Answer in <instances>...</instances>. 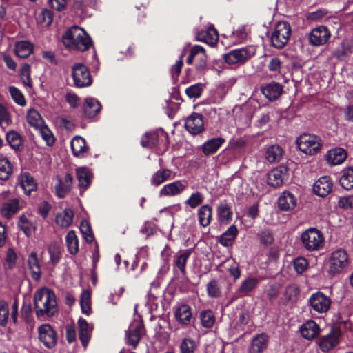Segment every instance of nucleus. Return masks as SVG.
I'll return each instance as SVG.
<instances>
[{
  "instance_id": "f257e3e1",
  "label": "nucleus",
  "mask_w": 353,
  "mask_h": 353,
  "mask_svg": "<svg viewBox=\"0 0 353 353\" xmlns=\"http://www.w3.org/2000/svg\"><path fill=\"white\" fill-rule=\"evenodd\" d=\"M34 308L37 317L52 316L57 312V302L52 290L43 288L37 290L34 296Z\"/></svg>"
},
{
  "instance_id": "f03ea898",
  "label": "nucleus",
  "mask_w": 353,
  "mask_h": 353,
  "mask_svg": "<svg viewBox=\"0 0 353 353\" xmlns=\"http://www.w3.org/2000/svg\"><path fill=\"white\" fill-rule=\"evenodd\" d=\"M324 236L316 228H309L302 232L301 241L303 248L308 252L319 251L323 248Z\"/></svg>"
},
{
  "instance_id": "7ed1b4c3",
  "label": "nucleus",
  "mask_w": 353,
  "mask_h": 353,
  "mask_svg": "<svg viewBox=\"0 0 353 353\" xmlns=\"http://www.w3.org/2000/svg\"><path fill=\"white\" fill-rule=\"evenodd\" d=\"M291 34V26L288 22H277L270 36L271 46L279 50L283 49L288 44Z\"/></svg>"
},
{
  "instance_id": "20e7f679",
  "label": "nucleus",
  "mask_w": 353,
  "mask_h": 353,
  "mask_svg": "<svg viewBox=\"0 0 353 353\" xmlns=\"http://www.w3.org/2000/svg\"><path fill=\"white\" fill-rule=\"evenodd\" d=\"M297 148L307 155H314L317 154L322 146L321 139L310 134H303L296 139Z\"/></svg>"
},
{
  "instance_id": "39448f33",
  "label": "nucleus",
  "mask_w": 353,
  "mask_h": 353,
  "mask_svg": "<svg viewBox=\"0 0 353 353\" xmlns=\"http://www.w3.org/2000/svg\"><path fill=\"white\" fill-rule=\"evenodd\" d=\"M72 76L75 86L83 88L92 83L91 74L88 67L81 63H76L72 67Z\"/></svg>"
},
{
  "instance_id": "423d86ee",
  "label": "nucleus",
  "mask_w": 353,
  "mask_h": 353,
  "mask_svg": "<svg viewBox=\"0 0 353 353\" xmlns=\"http://www.w3.org/2000/svg\"><path fill=\"white\" fill-rule=\"evenodd\" d=\"M253 56L254 53L251 52L250 48L245 47L232 50L223 54L222 57L228 65H243Z\"/></svg>"
},
{
  "instance_id": "0eeeda50",
  "label": "nucleus",
  "mask_w": 353,
  "mask_h": 353,
  "mask_svg": "<svg viewBox=\"0 0 353 353\" xmlns=\"http://www.w3.org/2000/svg\"><path fill=\"white\" fill-rule=\"evenodd\" d=\"M165 141V145L169 144V137L163 129L145 132L141 137L140 144L143 148H152L157 146L159 141Z\"/></svg>"
},
{
  "instance_id": "6e6552de",
  "label": "nucleus",
  "mask_w": 353,
  "mask_h": 353,
  "mask_svg": "<svg viewBox=\"0 0 353 353\" xmlns=\"http://www.w3.org/2000/svg\"><path fill=\"white\" fill-rule=\"evenodd\" d=\"M347 263L348 256L345 250L339 249L333 252L330 258L329 274L335 275L340 273Z\"/></svg>"
},
{
  "instance_id": "1a4fd4ad",
  "label": "nucleus",
  "mask_w": 353,
  "mask_h": 353,
  "mask_svg": "<svg viewBox=\"0 0 353 353\" xmlns=\"http://www.w3.org/2000/svg\"><path fill=\"white\" fill-rule=\"evenodd\" d=\"M145 332L143 321L133 322L125 332L126 343L136 348Z\"/></svg>"
},
{
  "instance_id": "9d476101",
  "label": "nucleus",
  "mask_w": 353,
  "mask_h": 353,
  "mask_svg": "<svg viewBox=\"0 0 353 353\" xmlns=\"http://www.w3.org/2000/svg\"><path fill=\"white\" fill-rule=\"evenodd\" d=\"M39 339L43 345L48 348H53L57 343L58 336L56 331L49 324H43L38 328Z\"/></svg>"
},
{
  "instance_id": "9b49d317",
  "label": "nucleus",
  "mask_w": 353,
  "mask_h": 353,
  "mask_svg": "<svg viewBox=\"0 0 353 353\" xmlns=\"http://www.w3.org/2000/svg\"><path fill=\"white\" fill-rule=\"evenodd\" d=\"M341 336L340 330L332 328L327 335L319 339L318 344L320 350L323 352L332 350L339 343Z\"/></svg>"
},
{
  "instance_id": "f8f14e48",
  "label": "nucleus",
  "mask_w": 353,
  "mask_h": 353,
  "mask_svg": "<svg viewBox=\"0 0 353 353\" xmlns=\"http://www.w3.org/2000/svg\"><path fill=\"white\" fill-rule=\"evenodd\" d=\"M309 304L318 313L328 311L331 305V299L323 292L319 291L313 293L309 299Z\"/></svg>"
},
{
  "instance_id": "ddd939ff",
  "label": "nucleus",
  "mask_w": 353,
  "mask_h": 353,
  "mask_svg": "<svg viewBox=\"0 0 353 353\" xmlns=\"http://www.w3.org/2000/svg\"><path fill=\"white\" fill-rule=\"evenodd\" d=\"M186 130L193 135H197L205 130L203 116L197 112H192L185 121Z\"/></svg>"
},
{
  "instance_id": "4468645a",
  "label": "nucleus",
  "mask_w": 353,
  "mask_h": 353,
  "mask_svg": "<svg viewBox=\"0 0 353 353\" xmlns=\"http://www.w3.org/2000/svg\"><path fill=\"white\" fill-rule=\"evenodd\" d=\"M330 36L329 29L325 26H320L312 30L308 39L311 45L319 46L326 43Z\"/></svg>"
},
{
  "instance_id": "2eb2a0df",
  "label": "nucleus",
  "mask_w": 353,
  "mask_h": 353,
  "mask_svg": "<svg viewBox=\"0 0 353 353\" xmlns=\"http://www.w3.org/2000/svg\"><path fill=\"white\" fill-rule=\"evenodd\" d=\"M288 167L280 165L272 170L267 176V183L269 185L277 188L283 185L285 180L288 179Z\"/></svg>"
},
{
  "instance_id": "dca6fc26",
  "label": "nucleus",
  "mask_w": 353,
  "mask_h": 353,
  "mask_svg": "<svg viewBox=\"0 0 353 353\" xmlns=\"http://www.w3.org/2000/svg\"><path fill=\"white\" fill-rule=\"evenodd\" d=\"M262 94L270 101L276 100L283 93V86L279 83L272 81L261 85Z\"/></svg>"
},
{
  "instance_id": "f3484780",
  "label": "nucleus",
  "mask_w": 353,
  "mask_h": 353,
  "mask_svg": "<svg viewBox=\"0 0 353 353\" xmlns=\"http://www.w3.org/2000/svg\"><path fill=\"white\" fill-rule=\"evenodd\" d=\"M353 52V41L348 39H343L332 51L333 57L339 60H344Z\"/></svg>"
},
{
  "instance_id": "a211bd4d",
  "label": "nucleus",
  "mask_w": 353,
  "mask_h": 353,
  "mask_svg": "<svg viewBox=\"0 0 353 353\" xmlns=\"http://www.w3.org/2000/svg\"><path fill=\"white\" fill-rule=\"evenodd\" d=\"M332 186L333 183L331 178L329 176H323L314 183L313 190L317 196L325 197L331 192Z\"/></svg>"
},
{
  "instance_id": "6ab92c4d",
  "label": "nucleus",
  "mask_w": 353,
  "mask_h": 353,
  "mask_svg": "<svg viewBox=\"0 0 353 353\" xmlns=\"http://www.w3.org/2000/svg\"><path fill=\"white\" fill-rule=\"evenodd\" d=\"M81 32V28L73 26L68 28L61 37V41L66 48L74 50L77 38Z\"/></svg>"
},
{
  "instance_id": "aec40b11",
  "label": "nucleus",
  "mask_w": 353,
  "mask_h": 353,
  "mask_svg": "<svg viewBox=\"0 0 353 353\" xmlns=\"http://www.w3.org/2000/svg\"><path fill=\"white\" fill-rule=\"evenodd\" d=\"M102 108L101 103L95 98L88 97L85 99L83 106L84 117L92 119L99 113Z\"/></svg>"
},
{
  "instance_id": "412c9836",
  "label": "nucleus",
  "mask_w": 353,
  "mask_h": 353,
  "mask_svg": "<svg viewBox=\"0 0 353 353\" xmlns=\"http://www.w3.org/2000/svg\"><path fill=\"white\" fill-rule=\"evenodd\" d=\"M218 39L217 30L213 26L198 32L196 35L197 41L206 43L212 46L216 43Z\"/></svg>"
},
{
  "instance_id": "4be33fe9",
  "label": "nucleus",
  "mask_w": 353,
  "mask_h": 353,
  "mask_svg": "<svg viewBox=\"0 0 353 353\" xmlns=\"http://www.w3.org/2000/svg\"><path fill=\"white\" fill-rule=\"evenodd\" d=\"M296 196L289 191H284L278 199V207L282 211L292 210L296 205Z\"/></svg>"
},
{
  "instance_id": "5701e85b",
  "label": "nucleus",
  "mask_w": 353,
  "mask_h": 353,
  "mask_svg": "<svg viewBox=\"0 0 353 353\" xmlns=\"http://www.w3.org/2000/svg\"><path fill=\"white\" fill-rule=\"evenodd\" d=\"M175 173L168 168H161L155 172L150 178V184L158 187L168 180L173 179Z\"/></svg>"
},
{
  "instance_id": "b1692460",
  "label": "nucleus",
  "mask_w": 353,
  "mask_h": 353,
  "mask_svg": "<svg viewBox=\"0 0 353 353\" xmlns=\"http://www.w3.org/2000/svg\"><path fill=\"white\" fill-rule=\"evenodd\" d=\"M300 332L305 339L312 340L319 334L320 328L315 321L309 320L301 326Z\"/></svg>"
},
{
  "instance_id": "393cba45",
  "label": "nucleus",
  "mask_w": 353,
  "mask_h": 353,
  "mask_svg": "<svg viewBox=\"0 0 353 353\" xmlns=\"http://www.w3.org/2000/svg\"><path fill=\"white\" fill-rule=\"evenodd\" d=\"M174 316L180 324L188 325L192 319V308L187 304H182L176 309Z\"/></svg>"
},
{
  "instance_id": "a878e982",
  "label": "nucleus",
  "mask_w": 353,
  "mask_h": 353,
  "mask_svg": "<svg viewBox=\"0 0 353 353\" xmlns=\"http://www.w3.org/2000/svg\"><path fill=\"white\" fill-rule=\"evenodd\" d=\"M185 188L186 185L181 181L178 180L165 185L159 194L161 196H175L181 194Z\"/></svg>"
},
{
  "instance_id": "bb28decb",
  "label": "nucleus",
  "mask_w": 353,
  "mask_h": 353,
  "mask_svg": "<svg viewBox=\"0 0 353 353\" xmlns=\"http://www.w3.org/2000/svg\"><path fill=\"white\" fill-rule=\"evenodd\" d=\"M268 341V337L264 333L256 335L252 340L248 352L262 353L267 347Z\"/></svg>"
},
{
  "instance_id": "cd10ccee",
  "label": "nucleus",
  "mask_w": 353,
  "mask_h": 353,
  "mask_svg": "<svg viewBox=\"0 0 353 353\" xmlns=\"http://www.w3.org/2000/svg\"><path fill=\"white\" fill-rule=\"evenodd\" d=\"M259 283V279L249 276L241 282L240 287L237 290V293L241 296H249L250 293L255 290Z\"/></svg>"
},
{
  "instance_id": "c85d7f7f",
  "label": "nucleus",
  "mask_w": 353,
  "mask_h": 353,
  "mask_svg": "<svg viewBox=\"0 0 353 353\" xmlns=\"http://www.w3.org/2000/svg\"><path fill=\"white\" fill-rule=\"evenodd\" d=\"M93 174L87 167H80L77 169V177L81 189L85 190L91 184Z\"/></svg>"
},
{
  "instance_id": "c756f323",
  "label": "nucleus",
  "mask_w": 353,
  "mask_h": 353,
  "mask_svg": "<svg viewBox=\"0 0 353 353\" xmlns=\"http://www.w3.org/2000/svg\"><path fill=\"white\" fill-rule=\"evenodd\" d=\"M192 252V249H185L179 252L174 257L173 265L179 269L183 275L186 274V263Z\"/></svg>"
},
{
  "instance_id": "7c9ffc66",
  "label": "nucleus",
  "mask_w": 353,
  "mask_h": 353,
  "mask_svg": "<svg viewBox=\"0 0 353 353\" xmlns=\"http://www.w3.org/2000/svg\"><path fill=\"white\" fill-rule=\"evenodd\" d=\"M19 181L21 187L27 195H30L32 191H35L37 188V184L34 177L29 172L22 173L19 176Z\"/></svg>"
},
{
  "instance_id": "2f4dec72",
  "label": "nucleus",
  "mask_w": 353,
  "mask_h": 353,
  "mask_svg": "<svg viewBox=\"0 0 353 353\" xmlns=\"http://www.w3.org/2000/svg\"><path fill=\"white\" fill-rule=\"evenodd\" d=\"M326 158L331 165H339L346 159L347 152L342 148H335L327 152Z\"/></svg>"
},
{
  "instance_id": "473e14b6",
  "label": "nucleus",
  "mask_w": 353,
  "mask_h": 353,
  "mask_svg": "<svg viewBox=\"0 0 353 353\" xmlns=\"http://www.w3.org/2000/svg\"><path fill=\"white\" fill-rule=\"evenodd\" d=\"M70 145L73 155L79 158L83 157L85 152L88 149L86 145L85 139L80 136L74 137L72 139Z\"/></svg>"
},
{
  "instance_id": "72a5a7b5",
  "label": "nucleus",
  "mask_w": 353,
  "mask_h": 353,
  "mask_svg": "<svg viewBox=\"0 0 353 353\" xmlns=\"http://www.w3.org/2000/svg\"><path fill=\"white\" fill-rule=\"evenodd\" d=\"M225 141V139L222 137L212 138L202 145V152L206 156L214 154Z\"/></svg>"
},
{
  "instance_id": "f704fd0d",
  "label": "nucleus",
  "mask_w": 353,
  "mask_h": 353,
  "mask_svg": "<svg viewBox=\"0 0 353 353\" xmlns=\"http://www.w3.org/2000/svg\"><path fill=\"white\" fill-rule=\"evenodd\" d=\"M34 46L28 41H17L14 46V52L17 57L21 59L28 58L33 53Z\"/></svg>"
},
{
  "instance_id": "c9c22d12",
  "label": "nucleus",
  "mask_w": 353,
  "mask_h": 353,
  "mask_svg": "<svg viewBox=\"0 0 353 353\" xmlns=\"http://www.w3.org/2000/svg\"><path fill=\"white\" fill-rule=\"evenodd\" d=\"M6 141L9 145L14 150L15 152H21L23 150V139L16 131L10 130L6 135Z\"/></svg>"
},
{
  "instance_id": "e433bc0d",
  "label": "nucleus",
  "mask_w": 353,
  "mask_h": 353,
  "mask_svg": "<svg viewBox=\"0 0 353 353\" xmlns=\"http://www.w3.org/2000/svg\"><path fill=\"white\" fill-rule=\"evenodd\" d=\"M198 221L201 226L209 225L212 219V208L208 204L201 205L197 212Z\"/></svg>"
},
{
  "instance_id": "4c0bfd02",
  "label": "nucleus",
  "mask_w": 353,
  "mask_h": 353,
  "mask_svg": "<svg viewBox=\"0 0 353 353\" xmlns=\"http://www.w3.org/2000/svg\"><path fill=\"white\" fill-rule=\"evenodd\" d=\"M28 265L32 279L34 281H39L41 276V272L40 262L36 252H33L29 255Z\"/></svg>"
},
{
  "instance_id": "58836bf2",
  "label": "nucleus",
  "mask_w": 353,
  "mask_h": 353,
  "mask_svg": "<svg viewBox=\"0 0 353 353\" xmlns=\"http://www.w3.org/2000/svg\"><path fill=\"white\" fill-rule=\"evenodd\" d=\"M238 233L236 226L230 225L220 236L219 243L224 247L231 246L235 241Z\"/></svg>"
},
{
  "instance_id": "ea45409f",
  "label": "nucleus",
  "mask_w": 353,
  "mask_h": 353,
  "mask_svg": "<svg viewBox=\"0 0 353 353\" xmlns=\"http://www.w3.org/2000/svg\"><path fill=\"white\" fill-rule=\"evenodd\" d=\"M217 214L221 223H230L232 219L231 206L226 201L221 202L217 208Z\"/></svg>"
},
{
  "instance_id": "a19ab883",
  "label": "nucleus",
  "mask_w": 353,
  "mask_h": 353,
  "mask_svg": "<svg viewBox=\"0 0 353 353\" xmlns=\"http://www.w3.org/2000/svg\"><path fill=\"white\" fill-rule=\"evenodd\" d=\"M79 38H77L74 50L81 52L88 50L92 45V41L86 31L81 28V32Z\"/></svg>"
},
{
  "instance_id": "79ce46f5",
  "label": "nucleus",
  "mask_w": 353,
  "mask_h": 353,
  "mask_svg": "<svg viewBox=\"0 0 353 353\" xmlns=\"http://www.w3.org/2000/svg\"><path fill=\"white\" fill-rule=\"evenodd\" d=\"M79 338L83 347H86L90 339V333L87 321L81 317L78 320Z\"/></svg>"
},
{
  "instance_id": "37998d69",
  "label": "nucleus",
  "mask_w": 353,
  "mask_h": 353,
  "mask_svg": "<svg viewBox=\"0 0 353 353\" xmlns=\"http://www.w3.org/2000/svg\"><path fill=\"white\" fill-rule=\"evenodd\" d=\"M74 212L71 208H65L62 213H59L55 217L56 223L61 228L69 227L73 221Z\"/></svg>"
},
{
  "instance_id": "c03bdc74",
  "label": "nucleus",
  "mask_w": 353,
  "mask_h": 353,
  "mask_svg": "<svg viewBox=\"0 0 353 353\" xmlns=\"http://www.w3.org/2000/svg\"><path fill=\"white\" fill-rule=\"evenodd\" d=\"M19 210V201L17 199H13L4 203L1 209V214L6 219H10Z\"/></svg>"
},
{
  "instance_id": "a18cd8bd",
  "label": "nucleus",
  "mask_w": 353,
  "mask_h": 353,
  "mask_svg": "<svg viewBox=\"0 0 353 353\" xmlns=\"http://www.w3.org/2000/svg\"><path fill=\"white\" fill-rule=\"evenodd\" d=\"M283 154V150L281 147L277 145H272L269 146L265 152V158L270 162L279 161Z\"/></svg>"
},
{
  "instance_id": "49530a36",
  "label": "nucleus",
  "mask_w": 353,
  "mask_h": 353,
  "mask_svg": "<svg viewBox=\"0 0 353 353\" xmlns=\"http://www.w3.org/2000/svg\"><path fill=\"white\" fill-rule=\"evenodd\" d=\"M199 318L201 321L202 327L207 329L212 328L216 321L215 316L213 312L210 310L201 311L199 312Z\"/></svg>"
},
{
  "instance_id": "de8ad7c7",
  "label": "nucleus",
  "mask_w": 353,
  "mask_h": 353,
  "mask_svg": "<svg viewBox=\"0 0 353 353\" xmlns=\"http://www.w3.org/2000/svg\"><path fill=\"white\" fill-rule=\"evenodd\" d=\"M66 245L68 252L72 255H75L79 252V241L74 231L70 230L65 237Z\"/></svg>"
},
{
  "instance_id": "09e8293b",
  "label": "nucleus",
  "mask_w": 353,
  "mask_h": 353,
  "mask_svg": "<svg viewBox=\"0 0 353 353\" xmlns=\"http://www.w3.org/2000/svg\"><path fill=\"white\" fill-rule=\"evenodd\" d=\"M13 172V167L7 157H0V180L6 181Z\"/></svg>"
},
{
  "instance_id": "8fccbe9b",
  "label": "nucleus",
  "mask_w": 353,
  "mask_h": 353,
  "mask_svg": "<svg viewBox=\"0 0 353 353\" xmlns=\"http://www.w3.org/2000/svg\"><path fill=\"white\" fill-rule=\"evenodd\" d=\"M339 183L345 190L353 188V168L349 167L344 169L340 178Z\"/></svg>"
},
{
  "instance_id": "3c124183",
  "label": "nucleus",
  "mask_w": 353,
  "mask_h": 353,
  "mask_svg": "<svg viewBox=\"0 0 353 353\" xmlns=\"http://www.w3.org/2000/svg\"><path fill=\"white\" fill-rule=\"evenodd\" d=\"M26 119L27 122L32 127L39 128L44 125V121L41 114L34 108L28 110Z\"/></svg>"
},
{
  "instance_id": "603ef678",
  "label": "nucleus",
  "mask_w": 353,
  "mask_h": 353,
  "mask_svg": "<svg viewBox=\"0 0 353 353\" xmlns=\"http://www.w3.org/2000/svg\"><path fill=\"white\" fill-rule=\"evenodd\" d=\"M300 294L299 287L295 284H291L285 288L284 296L286 302L283 305H286L288 303H295L297 301L298 296Z\"/></svg>"
},
{
  "instance_id": "864d4df0",
  "label": "nucleus",
  "mask_w": 353,
  "mask_h": 353,
  "mask_svg": "<svg viewBox=\"0 0 353 353\" xmlns=\"http://www.w3.org/2000/svg\"><path fill=\"white\" fill-rule=\"evenodd\" d=\"M195 60L196 70L200 72H203L207 66V54L203 47L201 46V50H197Z\"/></svg>"
},
{
  "instance_id": "5fc2aeb1",
  "label": "nucleus",
  "mask_w": 353,
  "mask_h": 353,
  "mask_svg": "<svg viewBox=\"0 0 353 353\" xmlns=\"http://www.w3.org/2000/svg\"><path fill=\"white\" fill-rule=\"evenodd\" d=\"M80 305L82 312L89 315L91 312V293L88 290L82 292Z\"/></svg>"
},
{
  "instance_id": "6e6d98bb",
  "label": "nucleus",
  "mask_w": 353,
  "mask_h": 353,
  "mask_svg": "<svg viewBox=\"0 0 353 353\" xmlns=\"http://www.w3.org/2000/svg\"><path fill=\"white\" fill-rule=\"evenodd\" d=\"M48 250L50 262L54 265H57L61 258L60 247L56 243H52L50 244Z\"/></svg>"
},
{
  "instance_id": "4d7b16f0",
  "label": "nucleus",
  "mask_w": 353,
  "mask_h": 353,
  "mask_svg": "<svg viewBox=\"0 0 353 353\" xmlns=\"http://www.w3.org/2000/svg\"><path fill=\"white\" fill-rule=\"evenodd\" d=\"M80 230L83 238L87 242L92 243L94 240V236L89 222L85 220L81 221L80 224Z\"/></svg>"
},
{
  "instance_id": "13d9d810",
  "label": "nucleus",
  "mask_w": 353,
  "mask_h": 353,
  "mask_svg": "<svg viewBox=\"0 0 353 353\" xmlns=\"http://www.w3.org/2000/svg\"><path fill=\"white\" fill-rule=\"evenodd\" d=\"M195 341L190 338H184L180 344V352L181 353H194L196 350Z\"/></svg>"
},
{
  "instance_id": "bf43d9fd",
  "label": "nucleus",
  "mask_w": 353,
  "mask_h": 353,
  "mask_svg": "<svg viewBox=\"0 0 353 353\" xmlns=\"http://www.w3.org/2000/svg\"><path fill=\"white\" fill-rule=\"evenodd\" d=\"M19 76L21 79L23 81V83L28 86L29 88H32V80L30 77V66L28 63H23L20 69Z\"/></svg>"
},
{
  "instance_id": "052dcab7",
  "label": "nucleus",
  "mask_w": 353,
  "mask_h": 353,
  "mask_svg": "<svg viewBox=\"0 0 353 353\" xmlns=\"http://www.w3.org/2000/svg\"><path fill=\"white\" fill-rule=\"evenodd\" d=\"M258 236L260 239L261 243L265 246L271 245L274 240L273 233L269 228H265L261 230Z\"/></svg>"
},
{
  "instance_id": "680f3d73",
  "label": "nucleus",
  "mask_w": 353,
  "mask_h": 353,
  "mask_svg": "<svg viewBox=\"0 0 353 353\" xmlns=\"http://www.w3.org/2000/svg\"><path fill=\"white\" fill-rule=\"evenodd\" d=\"M9 317V306L4 300L0 301V325L5 327L7 325Z\"/></svg>"
},
{
  "instance_id": "e2e57ef3",
  "label": "nucleus",
  "mask_w": 353,
  "mask_h": 353,
  "mask_svg": "<svg viewBox=\"0 0 353 353\" xmlns=\"http://www.w3.org/2000/svg\"><path fill=\"white\" fill-rule=\"evenodd\" d=\"M10 94L13 101L21 106H24L26 104V101L23 94L21 92L14 86H10L9 88Z\"/></svg>"
},
{
  "instance_id": "0e129e2a",
  "label": "nucleus",
  "mask_w": 353,
  "mask_h": 353,
  "mask_svg": "<svg viewBox=\"0 0 353 353\" xmlns=\"http://www.w3.org/2000/svg\"><path fill=\"white\" fill-rule=\"evenodd\" d=\"M39 130L41 137L46 141V145L52 146L54 143L55 138L50 130L46 125L40 127Z\"/></svg>"
},
{
  "instance_id": "69168bd1",
  "label": "nucleus",
  "mask_w": 353,
  "mask_h": 353,
  "mask_svg": "<svg viewBox=\"0 0 353 353\" xmlns=\"http://www.w3.org/2000/svg\"><path fill=\"white\" fill-rule=\"evenodd\" d=\"M203 194L199 192H196L190 196L185 201V204L188 205L191 208H196L203 203Z\"/></svg>"
},
{
  "instance_id": "338daca9",
  "label": "nucleus",
  "mask_w": 353,
  "mask_h": 353,
  "mask_svg": "<svg viewBox=\"0 0 353 353\" xmlns=\"http://www.w3.org/2000/svg\"><path fill=\"white\" fill-rule=\"evenodd\" d=\"M203 90V84L198 83L188 87L185 90V94L190 99L199 98L201 97Z\"/></svg>"
},
{
  "instance_id": "774afa93",
  "label": "nucleus",
  "mask_w": 353,
  "mask_h": 353,
  "mask_svg": "<svg viewBox=\"0 0 353 353\" xmlns=\"http://www.w3.org/2000/svg\"><path fill=\"white\" fill-rule=\"evenodd\" d=\"M282 63L279 58L274 57L270 60L267 68L270 72H274V75L276 76L281 74Z\"/></svg>"
}]
</instances>
